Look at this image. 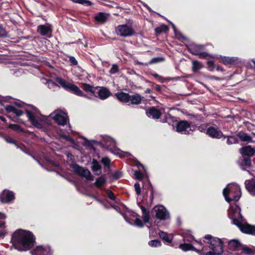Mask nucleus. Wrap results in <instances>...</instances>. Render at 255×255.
<instances>
[{
    "instance_id": "1",
    "label": "nucleus",
    "mask_w": 255,
    "mask_h": 255,
    "mask_svg": "<svg viewBox=\"0 0 255 255\" xmlns=\"http://www.w3.org/2000/svg\"><path fill=\"white\" fill-rule=\"evenodd\" d=\"M11 241L15 249L20 251H25L33 246L34 238L31 232L18 230L13 233Z\"/></svg>"
},
{
    "instance_id": "2",
    "label": "nucleus",
    "mask_w": 255,
    "mask_h": 255,
    "mask_svg": "<svg viewBox=\"0 0 255 255\" xmlns=\"http://www.w3.org/2000/svg\"><path fill=\"white\" fill-rule=\"evenodd\" d=\"M223 193L225 200L228 203L232 201H237L239 200L241 196L240 187L237 184H229L223 190Z\"/></svg>"
},
{
    "instance_id": "3",
    "label": "nucleus",
    "mask_w": 255,
    "mask_h": 255,
    "mask_svg": "<svg viewBox=\"0 0 255 255\" xmlns=\"http://www.w3.org/2000/svg\"><path fill=\"white\" fill-rule=\"evenodd\" d=\"M204 239L208 240L207 243L212 251H215V254H222L223 252V242L221 239L213 237L210 235H206Z\"/></svg>"
},
{
    "instance_id": "4",
    "label": "nucleus",
    "mask_w": 255,
    "mask_h": 255,
    "mask_svg": "<svg viewBox=\"0 0 255 255\" xmlns=\"http://www.w3.org/2000/svg\"><path fill=\"white\" fill-rule=\"evenodd\" d=\"M55 81L57 83L60 84L62 87L72 92L74 94L79 96L85 97L87 98H89L84 95L83 92L77 86L69 83L65 80L59 77L56 78Z\"/></svg>"
},
{
    "instance_id": "5",
    "label": "nucleus",
    "mask_w": 255,
    "mask_h": 255,
    "mask_svg": "<svg viewBox=\"0 0 255 255\" xmlns=\"http://www.w3.org/2000/svg\"><path fill=\"white\" fill-rule=\"evenodd\" d=\"M26 113L29 121L34 127L41 128H42V125L45 123L48 124L47 122V120L45 117H39L35 112L27 110Z\"/></svg>"
},
{
    "instance_id": "6",
    "label": "nucleus",
    "mask_w": 255,
    "mask_h": 255,
    "mask_svg": "<svg viewBox=\"0 0 255 255\" xmlns=\"http://www.w3.org/2000/svg\"><path fill=\"white\" fill-rule=\"evenodd\" d=\"M50 116L59 125L64 126L68 122L67 114L61 110H56L50 114Z\"/></svg>"
},
{
    "instance_id": "7",
    "label": "nucleus",
    "mask_w": 255,
    "mask_h": 255,
    "mask_svg": "<svg viewBox=\"0 0 255 255\" xmlns=\"http://www.w3.org/2000/svg\"><path fill=\"white\" fill-rule=\"evenodd\" d=\"M233 224L238 227L243 233L253 234L255 232V227L244 222L243 219L242 220L234 219Z\"/></svg>"
},
{
    "instance_id": "8",
    "label": "nucleus",
    "mask_w": 255,
    "mask_h": 255,
    "mask_svg": "<svg viewBox=\"0 0 255 255\" xmlns=\"http://www.w3.org/2000/svg\"><path fill=\"white\" fill-rule=\"evenodd\" d=\"M115 32L117 35L122 37H128L134 34L132 27L127 24H122L116 27Z\"/></svg>"
},
{
    "instance_id": "9",
    "label": "nucleus",
    "mask_w": 255,
    "mask_h": 255,
    "mask_svg": "<svg viewBox=\"0 0 255 255\" xmlns=\"http://www.w3.org/2000/svg\"><path fill=\"white\" fill-rule=\"evenodd\" d=\"M105 146L113 153L119 155L120 157L124 156L123 152L116 147L115 141L110 137L107 136L104 139Z\"/></svg>"
},
{
    "instance_id": "10",
    "label": "nucleus",
    "mask_w": 255,
    "mask_h": 255,
    "mask_svg": "<svg viewBox=\"0 0 255 255\" xmlns=\"http://www.w3.org/2000/svg\"><path fill=\"white\" fill-rule=\"evenodd\" d=\"M188 50L193 55H198L200 58H205L208 54L206 52H202L203 45L191 44L188 47Z\"/></svg>"
},
{
    "instance_id": "11",
    "label": "nucleus",
    "mask_w": 255,
    "mask_h": 255,
    "mask_svg": "<svg viewBox=\"0 0 255 255\" xmlns=\"http://www.w3.org/2000/svg\"><path fill=\"white\" fill-rule=\"evenodd\" d=\"M71 167L73 169L74 172L80 176L85 177L89 180H92L91 173L88 169H85L75 164H72Z\"/></svg>"
},
{
    "instance_id": "12",
    "label": "nucleus",
    "mask_w": 255,
    "mask_h": 255,
    "mask_svg": "<svg viewBox=\"0 0 255 255\" xmlns=\"http://www.w3.org/2000/svg\"><path fill=\"white\" fill-rule=\"evenodd\" d=\"M229 216L233 221L234 219L239 220H242L243 219V217L241 214V209L236 205L231 206L229 211Z\"/></svg>"
},
{
    "instance_id": "13",
    "label": "nucleus",
    "mask_w": 255,
    "mask_h": 255,
    "mask_svg": "<svg viewBox=\"0 0 255 255\" xmlns=\"http://www.w3.org/2000/svg\"><path fill=\"white\" fill-rule=\"evenodd\" d=\"M153 210L155 212V216L157 219L159 220H165L168 218V213L163 206H155Z\"/></svg>"
},
{
    "instance_id": "14",
    "label": "nucleus",
    "mask_w": 255,
    "mask_h": 255,
    "mask_svg": "<svg viewBox=\"0 0 255 255\" xmlns=\"http://www.w3.org/2000/svg\"><path fill=\"white\" fill-rule=\"evenodd\" d=\"M32 255H51L52 253L49 247L38 246L31 252Z\"/></svg>"
},
{
    "instance_id": "15",
    "label": "nucleus",
    "mask_w": 255,
    "mask_h": 255,
    "mask_svg": "<svg viewBox=\"0 0 255 255\" xmlns=\"http://www.w3.org/2000/svg\"><path fill=\"white\" fill-rule=\"evenodd\" d=\"M191 130L190 125L187 121H181L177 125L176 130L178 132L188 134Z\"/></svg>"
},
{
    "instance_id": "16",
    "label": "nucleus",
    "mask_w": 255,
    "mask_h": 255,
    "mask_svg": "<svg viewBox=\"0 0 255 255\" xmlns=\"http://www.w3.org/2000/svg\"><path fill=\"white\" fill-rule=\"evenodd\" d=\"M14 199L13 192L4 190L0 195V200L3 203H8Z\"/></svg>"
},
{
    "instance_id": "17",
    "label": "nucleus",
    "mask_w": 255,
    "mask_h": 255,
    "mask_svg": "<svg viewBox=\"0 0 255 255\" xmlns=\"http://www.w3.org/2000/svg\"><path fill=\"white\" fill-rule=\"evenodd\" d=\"M240 152L243 156H252L255 153V148L250 145L246 146L240 149Z\"/></svg>"
},
{
    "instance_id": "18",
    "label": "nucleus",
    "mask_w": 255,
    "mask_h": 255,
    "mask_svg": "<svg viewBox=\"0 0 255 255\" xmlns=\"http://www.w3.org/2000/svg\"><path fill=\"white\" fill-rule=\"evenodd\" d=\"M206 132L208 135L213 138H220L223 136L222 132L221 131L213 127L209 128L206 130Z\"/></svg>"
},
{
    "instance_id": "19",
    "label": "nucleus",
    "mask_w": 255,
    "mask_h": 255,
    "mask_svg": "<svg viewBox=\"0 0 255 255\" xmlns=\"http://www.w3.org/2000/svg\"><path fill=\"white\" fill-rule=\"evenodd\" d=\"M179 248L184 252H187L188 251H194L197 252V253H200V252L204 251L203 249H202V250L196 249L195 247L193 246V245L185 243L183 244H181L179 246Z\"/></svg>"
},
{
    "instance_id": "20",
    "label": "nucleus",
    "mask_w": 255,
    "mask_h": 255,
    "mask_svg": "<svg viewBox=\"0 0 255 255\" xmlns=\"http://www.w3.org/2000/svg\"><path fill=\"white\" fill-rule=\"evenodd\" d=\"M146 115L148 117H151L153 119H158L160 118L161 113L157 109L152 107L148 109L146 112Z\"/></svg>"
},
{
    "instance_id": "21",
    "label": "nucleus",
    "mask_w": 255,
    "mask_h": 255,
    "mask_svg": "<svg viewBox=\"0 0 255 255\" xmlns=\"http://www.w3.org/2000/svg\"><path fill=\"white\" fill-rule=\"evenodd\" d=\"M115 97L120 102L127 103L129 102V95L123 92H118L115 94Z\"/></svg>"
},
{
    "instance_id": "22",
    "label": "nucleus",
    "mask_w": 255,
    "mask_h": 255,
    "mask_svg": "<svg viewBox=\"0 0 255 255\" xmlns=\"http://www.w3.org/2000/svg\"><path fill=\"white\" fill-rule=\"evenodd\" d=\"M246 188L250 193L255 196V180H248L245 182Z\"/></svg>"
},
{
    "instance_id": "23",
    "label": "nucleus",
    "mask_w": 255,
    "mask_h": 255,
    "mask_svg": "<svg viewBox=\"0 0 255 255\" xmlns=\"http://www.w3.org/2000/svg\"><path fill=\"white\" fill-rule=\"evenodd\" d=\"M5 218L6 216L4 214L0 213V237L4 236L6 233L5 222L3 221Z\"/></svg>"
},
{
    "instance_id": "24",
    "label": "nucleus",
    "mask_w": 255,
    "mask_h": 255,
    "mask_svg": "<svg viewBox=\"0 0 255 255\" xmlns=\"http://www.w3.org/2000/svg\"><path fill=\"white\" fill-rule=\"evenodd\" d=\"M98 96L99 98L102 100H105L107 99L111 95L110 91L104 87H102L98 91Z\"/></svg>"
},
{
    "instance_id": "25",
    "label": "nucleus",
    "mask_w": 255,
    "mask_h": 255,
    "mask_svg": "<svg viewBox=\"0 0 255 255\" xmlns=\"http://www.w3.org/2000/svg\"><path fill=\"white\" fill-rule=\"evenodd\" d=\"M142 97L138 94L129 95V102L132 105H138L141 103Z\"/></svg>"
},
{
    "instance_id": "26",
    "label": "nucleus",
    "mask_w": 255,
    "mask_h": 255,
    "mask_svg": "<svg viewBox=\"0 0 255 255\" xmlns=\"http://www.w3.org/2000/svg\"><path fill=\"white\" fill-rule=\"evenodd\" d=\"M37 31L42 35H46L49 32H51V28L50 26L45 25H40L37 27Z\"/></svg>"
},
{
    "instance_id": "27",
    "label": "nucleus",
    "mask_w": 255,
    "mask_h": 255,
    "mask_svg": "<svg viewBox=\"0 0 255 255\" xmlns=\"http://www.w3.org/2000/svg\"><path fill=\"white\" fill-rule=\"evenodd\" d=\"M221 62L226 65H229L234 64L236 61V57H230L220 56Z\"/></svg>"
},
{
    "instance_id": "28",
    "label": "nucleus",
    "mask_w": 255,
    "mask_h": 255,
    "mask_svg": "<svg viewBox=\"0 0 255 255\" xmlns=\"http://www.w3.org/2000/svg\"><path fill=\"white\" fill-rule=\"evenodd\" d=\"M92 168L95 174L97 175L101 174V166L98 163V162L95 159L92 160Z\"/></svg>"
},
{
    "instance_id": "29",
    "label": "nucleus",
    "mask_w": 255,
    "mask_h": 255,
    "mask_svg": "<svg viewBox=\"0 0 255 255\" xmlns=\"http://www.w3.org/2000/svg\"><path fill=\"white\" fill-rule=\"evenodd\" d=\"M195 242H196L198 244H199L201 246V248L200 250H202V249H204L203 252H201L200 253H198L200 255H220L221 254H215V251L207 252V253H205V252L207 251V248L202 247V243L200 241H195Z\"/></svg>"
},
{
    "instance_id": "30",
    "label": "nucleus",
    "mask_w": 255,
    "mask_h": 255,
    "mask_svg": "<svg viewBox=\"0 0 255 255\" xmlns=\"http://www.w3.org/2000/svg\"><path fill=\"white\" fill-rule=\"evenodd\" d=\"M95 19L96 21L101 23H104L107 20V16L106 14L103 12H100L95 16Z\"/></svg>"
},
{
    "instance_id": "31",
    "label": "nucleus",
    "mask_w": 255,
    "mask_h": 255,
    "mask_svg": "<svg viewBox=\"0 0 255 255\" xmlns=\"http://www.w3.org/2000/svg\"><path fill=\"white\" fill-rule=\"evenodd\" d=\"M228 246L230 250H236L240 246V243L238 240H232L228 242Z\"/></svg>"
},
{
    "instance_id": "32",
    "label": "nucleus",
    "mask_w": 255,
    "mask_h": 255,
    "mask_svg": "<svg viewBox=\"0 0 255 255\" xmlns=\"http://www.w3.org/2000/svg\"><path fill=\"white\" fill-rule=\"evenodd\" d=\"M140 209L142 212V219L145 223H148L149 220V212L143 206H141Z\"/></svg>"
},
{
    "instance_id": "33",
    "label": "nucleus",
    "mask_w": 255,
    "mask_h": 255,
    "mask_svg": "<svg viewBox=\"0 0 255 255\" xmlns=\"http://www.w3.org/2000/svg\"><path fill=\"white\" fill-rule=\"evenodd\" d=\"M238 136L241 139V140L244 141H250L252 140L251 137L243 132H240L238 134Z\"/></svg>"
},
{
    "instance_id": "34",
    "label": "nucleus",
    "mask_w": 255,
    "mask_h": 255,
    "mask_svg": "<svg viewBox=\"0 0 255 255\" xmlns=\"http://www.w3.org/2000/svg\"><path fill=\"white\" fill-rule=\"evenodd\" d=\"M159 235L160 238L164 240L166 243H169L171 242V239L168 236L167 233L163 232H160Z\"/></svg>"
},
{
    "instance_id": "35",
    "label": "nucleus",
    "mask_w": 255,
    "mask_h": 255,
    "mask_svg": "<svg viewBox=\"0 0 255 255\" xmlns=\"http://www.w3.org/2000/svg\"><path fill=\"white\" fill-rule=\"evenodd\" d=\"M202 67V65L200 62L198 61H192V70L194 72H196L200 70Z\"/></svg>"
},
{
    "instance_id": "36",
    "label": "nucleus",
    "mask_w": 255,
    "mask_h": 255,
    "mask_svg": "<svg viewBox=\"0 0 255 255\" xmlns=\"http://www.w3.org/2000/svg\"><path fill=\"white\" fill-rule=\"evenodd\" d=\"M168 30V27L165 25H162L160 26L157 27L155 29V32L157 34L163 32H166Z\"/></svg>"
},
{
    "instance_id": "37",
    "label": "nucleus",
    "mask_w": 255,
    "mask_h": 255,
    "mask_svg": "<svg viewBox=\"0 0 255 255\" xmlns=\"http://www.w3.org/2000/svg\"><path fill=\"white\" fill-rule=\"evenodd\" d=\"M105 177L104 176H101L100 177H99L96 180V181L95 184L97 187H100L105 183Z\"/></svg>"
},
{
    "instance_id": "38",
    "label": "nucleus",
    "mask_w": 255,
    "mask_h": 255,
    "mask_svg": "<svg viewBox=\"0 0 255 255\" xmlns=\"http://www.w3.org/2000/svg\"><path fill=\"white\" fill-rule=\"evenodd\" d=\"M148 245L152 247H157L160 246V242L158 240H152L148 242Z\"/></svg>"
},
{
    "instance_id": "39",
    "label": "nucleus",
    "mask_w": 255,
    "mask_h": 255,
    "mask_svg": "<svg viewBox=\"0 0 255 255\" xmlns=\"http://www.w3.org/2000/svg\"><path fill=\"white\" fill-rule=\"evenodd\" d=\"M8 127L14 130H16V131H23V129L20 128V127L18 125H17V124H10L8 126Z\"/></svg>"
},
{
    "instance_id": "40",
    "label": "nucleus",
    "mask_w": 255,
    "mask_h": 255,
    "mask_svg": "<svg viewBox=\"0 0 255 255\" xmlns=\"http://www.w3.org/2000/svg\"><path fill=\"white\" fill-rule=\"evenodd\" d=\"M243 165L247 167H250L251 166V160L250 158H244L242 162Z\"/></svg>"
},
{
    "instance_id": "41",
    "label": "nucleus",
    "mask_w": 255,
    "mask_h": 255,
    "mask_svg": "<svg viewBox=\"0 0 255 255\" xmlns=\"http://www.w3.org/2000/svg\"><path fill=\"white\" fill-rule=\"evenodd\" d=\"M227 142L228 144H232L236 143L238 142V140L234 136H229L228 138Z\"/></svg>"
},
{
    "instance_id": "42",
    "label": "nucleus",
    "mask_w": 255,
    "mask_h": 255,
    "mask_svg": "<svg viewBox=\"0 0 255 255\" xmlns=\"http://www.w3.org/2000/svg\"><path fill=\"white\" fill-rule=\"evenodd\" d=\"M83 89L87 92L94 93L93 87L89 84H83Z\"/></svg>"
},
{
    "instance_id": "43",
    "label": "nucleus",
    "mask_w": 255,
    "mask_h": 255,
    "mask_svg": "<svg viewBox=\"0 0 255 255\" xmlns=\"http://www.w3.org/2000/svg\"><path fill=\"white\" fill-rule=\"evenodd\" d=\"M242 251L243 253L247 255H251L253 253V251L248 247H244Z\"/></svg>"
},
{
    "instance_id": "44",
    "label": "nucleus",
    "mask_w": 255,
    "mask_h": 255,
    "mask_svg": "<svg viewBox=\"0 0 255 255\" xmlns=\"http://www.w3.org/2000/svg\"><path fill=\"white\" fill-rule=\"evenodd\" d=\"M135 191L136 192V193L139 195L140 194L141 190H140V185L138 183H135L134 185Z\"/></svg>"
},
{
    "instance_id": "45",
    "label": "nucleus",
    "mask_w": 255,
    "mask_h": 255,
    "mask_svg": "<svg viewBox=\"0 0 255 255\" xmlns=\"http://www.w3.org/2000/svg\"><path fill=\"white\" fill-rule=\"evenodd\" d=\"M135 178L137 179H140L143 177L142 173L140 171H135L134 172Z\"/></svg>"
},
{
    "instance_id": "46",
    "label": "nucleus",
    "mask_w": 255,
    "mask_h": 255,
    "mask_svg": "<svg viewBox=\"0 0 255 255\" xmlns=\"http://www.w3.org/2000/svg\"><path fill=\"white\" fill-rule=\"evenodd\" d=\"M194 240V238L192 236H186L184 237V241L185 242H192V241Z\"/></svg>"
},
{
    "instance_id": "47",
    "label": "nucleus",
    "mask_w": 255,
    "mask_h": 255,
    "mask_svg": "<svg viewBox=\"0 0 255 255\" xmlns=\"http://www.w3.org/2000/svg\"><path fill=\"white\" fill-rule=\"evenodd\" d=\"M164 59L163 58H153L150 62L149 64H152L154 63H156L158 62H160L163 61Z\"/></svg>"
},
{
    "instance_id": "48",
    "label": "nucleus",
    "mask_w": 255,
    "mask_h": 255,
    "mask_svg": "<svg viewBox=\"0 0 255 255\" xmlns=\"http://www.w3.org/2000/svg\"><path fill=\"white\" fill-rule=\"evenodd\" d=\"M134 223L138 227H142L143 226L141 220L138 218L135 219Z\"/></svg>"
},
{
    "instance_id": "49",
    "label": "nucleus",
    "mask_w": 255,
    "mask_h": 255,
    "mask_svg": "<svg viewBox=\"0 0 255 255\" xmlns=\"http://www.w3.org/2000/svg\"><path fill=\"white\" fill-rule=\"evenodd\" d=\"M118 71V67L116 65H113V66L110 70L111 73L112 74H114V73H116V72H117Z\"/></svg>"
},
{
    "instance_id": "50",
    "label": "nucleus",
    "mask_w": 255,
    "mask_h": 255,
    "mask_svg": "<svg viewBox=\"0 0 255 255\" xmlns=\"http://www.w3.org/2000/svg\"><path fill=\"white\" fill-rule=\"evenodd\" d=\"M108 197L112 200H115V196L114 193L111 191H108Z\"/></svg>"
},
{
    "instance_id": "51",
    "label": "nucleus",
    "mask_w": 255,
    "mask_h": 255,
    "mask_svg": "<svg viewBox=\"0 0 255 255\" xmlns=\"http://www.w3.org/2000/svg\"><path fill=\"white\" fill-rule=\"evenodd\" d=\"M15 109V108L13 107L12 106H7L5 107V110L8 112H13L14 110Z\"/></svg>"
},
{
    "instance_id": "52",
    "label": "nucleus",
    "mask_w": 255,
    "mask_h": 255,
    "mask_svg": "<svg viewBox=\"0 0 255 255\" xmlns=\"http://www.w3.org/2000/svg\"><path fill=\"white\" fill-rule=\"evenodd\" d=\"M102 162L105 165L107 166L110 164V160L109 158L105 157L102 159Z\"/></svg>"
},
{
    "instance_id": "53",
    "label": "nucleus",
    "mask_w": 255,
    "mask_h": 255,
    "mask_svg": "<svg viewBox=\"0 0 255 255\" xmlns=\"http://www.w3.org/2000/svg\"><path fill=\"white\" fill-rule=\"evenodd\" d=\"M13 113L18 117L21 116L23 114V112L21 110H18L16 108H15Z\"/></svg>"
},
{
    "instance_id": "54",
    "label": "nucleus",
    "mask_w": 255,
    "mask_h": 255,
    "mask_svg": "<svg viewBox=\"0 0 255 255\" xmlns=\"http://www.w3.org/2000/svg\"><path fill=\"white\" fill-rule=\"evenodd\" d=\"M6 36V32L3 28L0 26V36L4 37Z\"/></svg>"
},
{
    "instance_id": "55",
    "label": "nucleus",
    "mask_w": 255,
    "mask_h": 255,
    "mask_svg": "<svg viewBox=\"0 0 255 255\" xmlns=\"http://www.w3.org/2000/svg\"><path fill=\"white\" fill-rule=\"evenodd\" d=\"M69 61L71 63H72L74 65H76L78 64L77 60L74 57H70L69 58Z\"/></svg>"
},
{
    "instance_id": "56",
    "label": "nucleus",
    "mask_w": 255,
    "mask_h": 255,
    "mask_svg": "<svg viewBox=\"0 0 255 255\" xmlns=\"http://www.w3.org/2000/svg\"><path fill=\"white\" fill-rule=\"evenodd\" d=\"M48 87L51 88L52 86H56V85L51 80H48L47 81Z\"/></svg>"
},
{
    "instance_id": "57",
    "label": "nucleus",
    "mask_w": 255,
    "mask_h": 255,
    "mask_svg": "<svg viewBox=\"0 0 255 255\" xmlns=\"http://www.w3.org/2000/svg\"><path fill=\"white\" fill-rule=\"evenodd\" d=\"M153 76L156 78H158L159 80L160 81L161 77H160L157 74H154Z\"/></svg>"
},
{
    "instance_id": "58",
    "label": "nucleus",
    "mask_w": 255,
    "mask_h": 255,
    "mask_svg": "<svg viewBox=\"0 0 255 255\" xmlns=\"http://www.w3.org/2000/svg\"><path fill=\"white\" fill-rule=\"evenodd\" d=\"M216 69L218 71H224L223 68L222 67H220L219 66H217Z\"/></svg>"
},
{
    "instance_id": "59",
    "label": "nucleus",
    "mask_w": 255,
    "mask_h": 255,
    "mask_svg": "<svg viewBox=\"0 0 255 255\" xmlns=\"http://www.w3.org/2000/svg\"><path fill=\"white\" fill-rule=\"evenodd\" d=\"M198 129L200 131H203V130L204 129L203 126L199 127Z\"/></svg>"
},
{
    "instance_id": "60",
    "label": "nucleus",
    "mask_w": 255,
    "mask_h": 255,
    "mask_svg": "<svg viewBox=\"0 0 255 255\" xmlns=\"http://www.w3.org/2000/svg\"><path fill=\"white\" fill-rule=\"evenodd\" d=\"M145 93H151L150 89H146V90L145 91Z\"/></svg>"
},
{
    "instance_id": "61",
    "label": "nucleus",
    "mask_w": 255,
    "mask_h": 255,
    "mask_svg": "<svg viewBox=\"0 0 255 255\" xmlns=\"http://www.w3.org/2000/svg\"><path fill=\"white\" fill-rule=\"evenodd\" d=\"M144 6H145L146 7H147V8L149 10L151 11V8H150V7H149L147 4H144Z\"/></svg>"
},
{
    "instance_id": "62",
    "label": "nucleus",
    "mask_w": 255,
    "mask_h": 255,
    "mask_svg": "<svg viewBox=\"0 0 255 255\" xmlns=\"http://www.w3.org/2000/svg\"><path fill=\"white\" fill-rule=\"evenodd\" d=\"M151 200H152L153 199V191L152 190H151V196H150Z\"/></svg>"
},
{
    "instance_id": "63",
    "label": "nucleus",
    "mask_w": 255,
    "mask_h": 255,
    "mask_svg": "<svg viewBox=\"0 0 255 255\" xmlns=\"http://www.w3.org/2000/svg\"><path fill=\"white\" fill-rule=\"evenodd\" d=\"M0 119L2 121H5V119L3 117H0Z\"/></svg>"
},
{
    "instance_id": "64",
    "label": "nucleus",
    "mask_w": 255,
    "mask_h": 255,
    "mask_svg": "<svg viewBox=\"0 0 255 255\" xmlns=\"http://www.w3.org/2000/svg\"><path fill=\"white\" fill-rule=\"evenodd\" d=\"M64 137L66 139L71 140V139L67 136H64Z\"/></svg>"
}]
</instances>
